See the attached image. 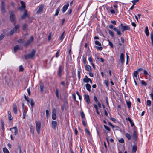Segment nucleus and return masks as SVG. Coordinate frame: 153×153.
I'll list each match as a JSON object with an SVG mask.
<instances>
[{"instance_id": "1", "label": "nucleus", "mask_w": 153, "mask_h": 153, "mask_svg": "<svg viewBox=\"0 0 153 153\" xmlns=\"http://www.w3.org/2000/svg\"><path fill=\"white\" fill-rule=\"evenodd\" d=\"M36 52V51L35 49H33L30 53L24 55V57H25V59L27 60L28 59H33L35 56Z\"/></svg>"}, {"instance_id": "2", "label": "nucleus", "mask_w": 153, "mask_h": 153, "mask_svg": "<svg viewBox=\"0 0 153 153\" xmlns=\"http://www.w3.org/2000/svg\"><path fill=\"white\" fill-rule=\"evenodd\" d=\"M15 27L13 29L11 30L9 32V34L10 35H13L14 33L16 32L17 30L19 28L20 26L19 24H18L16 25H15Z\"/></svg>"}, {"instance_id": "3", "label": "nucleus", "mask_w": 153, "mask_h": 153, "mask_svg": "<svg viewBox=\"0 0 153 153\" xmlns=\"http://www.w3.org/2000/svg\"><path fill=\"white\" fill-rule=\"evenodd\" d=\"M10 22L13 23L14 25H15L16 23V18L15 14L12 13H11L10 16Z\"/></svg>"}, {"instance_id": "4", "label": "nucleus", "mask_w": 153, "mask_h": 153, "mask_svg": "<svg viewBox=\"0 0 153 153\" xmlns=\"http://www.w3.org/2000/svg\"><path fill=\"white\" fill-rule=\"evenodd\" d=\"M34 38L33 36H31L30 39L28 40L27 42L24 44V46L25 47L28 46L30 43H31L33 41Z\"/></svg>"}, {"instance_id": "5", "label": "nucleus", "mask_w": 153, "mask_h": 153, "mask_svg": "<svg viewBox=\"0 0 153 153\" xmlns=\"http://www.w3.org/2000/svg\"><path fill=\"white\" fill-rule=\"evenodd\" d=\"M36 124V129L38 133L39 134L40 132V128L41 127V124L40 121L35 122Z\"/></svg>"}, {"instance_id": "6", "label": "nucleus", "mask_w": 153, "mask_h": 153, "mask_svg": "<svg viewBox=\"0 0 153 153\" xmlns=\"http://www.w3.org/2000/svg\"><path fill=\"white\" fill-rule=\"evenodd\" d=\"M133 137L135 141L137 140V130L135 126L133 128Z\"/></svg>"}, {"instance_id": "7", "label": "nucleus", "mask_w": 153, "mask_h": 153, "mask_svg": "<svg viewBox=\"0 0 153 153\" xmlns=\"http://www.w3.org/2000/svg\"><path fill=\"white\" fill-rule=\"evenodd\" d=\"M95 43L96 45H97L99 46V47L96 46H95V48L97 50H102V49L103 48L101 46V44L97 40L95 41Z\"/></svg>"}, {"instance_id": "8", "label": "nucleus", "mask_w": 153, "mask_h": 153, "mask_svg": "<svg viewBox=\"0 0 153 153\" xmlns=\"http://www.w3.org/2000/svg\"><path fill=\"white\" fill-rule=\"evenodd\" d=\"M120 26L122 32H123L125 30H129L130 29V27L129 26L123 25L122 23L120 24Z\"/></svg>"}, {"instance_id": "9", "label": "nucleus", "mask_w": 153, "mask_h": 153, "mask_svg": "<svg viewBox=\"0 0 153 153\" xmlns=\"http://www.w3.org/2000/svg\"><path fill=\"white\" fill-rule=\"evenodd\" d=\"M4 0H1V10L2 12H5V2H4Z\"/></svg>"}, {"instance_id": "10", "label": "nucleus", "mask_w": 153, "mask_h": 153, "mask_svg": "<svg viewBox=\"0 0 153 153\" xmlns=\"http://www.w3.org/2000/svg\"><path fill=\"white\" fill-rule=\"evenodd\" d=\"M63 68L61 65L59 67V69L57 72V74L59 76L61 77L62 75V72L63 71Z\"/></svg>"}, {"instance_id": "11", "label": "nucleus", "mask_w": 153, "mask_h": 153, "mask_svg": "<svg viewBox=\"0 0 153 153\" xmlns=\"http://www.w3.org/2000/svg\"><path fill=\"white\" fill-rule=\"evenodd\" d=\"M28 15L27 14V10L25 9L24 10V13L21 16V19H25L26 17H28Z\"/></svg>"}, {"instance_id": "12", "label": "nucleus", "mask_w": 153, "mask_h": 153, "mask_svg": "<svg viewBox=\"0 0 153 153\" xmlns=\"http://www.w3.org/2000/svg\"><path fill=\"white\" fill-rule=\"evenodd\" d=\"M69 6V2H67L66 4L62 8V11L63 13H64L67 9Z\"/></svg>"}, {"instance_id": "13", "label": "nucleus", "mask_w": 153, "mask_h": 153, "mask_svg": "<svg viewBox=\"0 0 153 153\" xmlns=\"http://www.w3.org/2000/svg\"><path fill=\"white\" fill-rule=\"evenodd\" d=\"M84 97L87 103L89 104L91 103L90 100L89 99V96L88 94H84Z\"/></svg>"}, {"instance_id": "14", "label": "nucleus", "mask_w": 153, "mask_h": 153, "mask_svg": "<svg viewBox=\"0 0 153 153\" xmlns=\"http://www.w3.org/2000/svg\"><path fill=\"white\" fill-rule=\"evenodd\" d=\"M20 3L21 4V6L19 7V9L21 10H22V9H25L26 7L25 3L22 1H21Z\"/></svg>"}, {"instance_id": "15", "label": "nucleus", "mask_w": 153, "mask_h": 153, "mask_svg": "<svg viewBox=\"0 0 153 153\" xmlns=\"http://www.w3.org/2000/svg\"><path fill=\"white\" fill-rule=\"evenodd\" d=\"M64 106H65V108H68V102L66 100H65L63 105L61 106V109L62 111H64Z\"/></svg>"}, {"instance_id": "16", "label": "nucleus", "mask_w": 153, "mask_h": 153, "mask_svg": "<svg viewBox=\"0 0 153 153\" xmlns=\"http://www.w3.org/2000/svg\"><path fill=\"white\" fill-rule=\"evenodd\" d=\"M44 7V6L43 4H41L39 6V7L38 11L37 12V13L38 14L42 10Z\"/></svg>"}, {"instance_id": "17", "label": "nucleus", "mask_w": 153, "mask_h": 153, "mask_svg": "<svg viewBox=\"0 0 153 153\" xmlns=\"http://www.w3.org/2000/svg\"><path fill=\"white\" fill-rule=\"evenodd\" d=\"M51 125L53 129L55 130L57 125V123L56 121H52Z\"/></svg>"}, {"instance_id": "18", "label": "nucleus", "mask_w": 153, "mask_h": 153, "mask_svg": "<svg viewBox=\"0 0 153 153\" xmlns=\"http://www.w3.org/2000/svg\"><path fill=\"white\" fill-rule=\"evenodd\" d=\"M124 54L123 53H122L120 54V60L122 64H123L124 62Z\"/></svg>"}, {"instance_id": "19", "label": "nucleus", "mask_w": 153, "mask_h": 153, "mask_svg": "<svg viewBox=\"0 0 153 153\" xmlns=\"http://www.w3.org/2000/svg\"><path fill=\"white\" fill-rule=\"evenodd\" d=\"M56 110L55 109H54L52 114V118L53 120H55L56 118Z\"/></svg>"}, {"instance_id": "20", "label": "nucleus", "mask_w": 153, "mask_h": 153, "mask_svg": "<svg viewBox=\"0 0 153 153\" xmlns=\"http://www.w3.org/2000/svg\"><path fill=\"white\" fill-rule=\"evenodd\" d=\"M12 129H15L14 135H16L18 133V131L17 127L16 126L15 127L10 128V130L11 131Z\"/></svg>"}, {"instance_id": "21", "label": "nucleus", "mask_w": 153, "mask_h": 153, "mask_svg": "<svg viewBox=\"0 0 153 153\" xmlns=\"http://www.w3.org/2000/svg\"><path fill=\"white\" fill-rule=\"evenodd\" d=\"M13 111L15 114H16L17 112V106L16 104H13Z\"/></svg>"}, {"instance_id": "22", "label": "nucleus", "mask_w": 153, "mask_h": 153, "mask_svg": "<svg viewBox=\"0 0 153 153\" xmlns=\"http://www.w3.org/2000/svg\"><path fill=\"white\" fill-rule=\"evenodd\" d=\"M85 68V69L88 71H91L92 70L91 67L89 65H86Z\"/></svg>"}, {"instance_id": "23", "label": "nucleus", "mask_w": 153, "mask_h": 153, "mask_svg": "<svg viewBox=\"0 0 153 153\" xmlns=\"http://www.w3.org/2000/svg\"><path fill=\"white\" fill-rule=\"evenodd\" d=\"M86 88V89L89 91L90 92L91 91V86L89 84H86L85 85Z\"/></svg>"}, {"instance_id": "24", "label": "nucleus", "mask_w": 153, "mask_h": 153, "mask_svg": "<svg viewBox=\"0 0 153 153\" xmlns=\"http://www.w3.org/2000/svg\"><path fill=\"white\" fill-rule=\"evenodd\" d=\"M56 94L58 99H60L61 97L59 95V90L58 88H56Z\"/></svg>"}, {"instance_id": "25", "label": "nucleus", "mask_w": 153, "mask_h": 153, "mask_svg": "<svg viewBox=\"0 0 153 153\" xmlns=\"http://www.w3.org/2000/svg\"><path fill=\"white\" fill-rule=\"evenodd\" d=\"M137 150V146L136 145H134L133 146L132 149V152L135 153Z\"/></svg>"}, {"instance_id": "26", "label": "nucleus", "mask_w": 153, "mask_h": 153, "mask_svg": "<svg viewBox=\"0 0 153 153\" xmlns=\"http://www.w3.org/2000/svg\"><path fill=\"white\" fill-rule=\"evenodd\" d=\"M145 32L147 36H149V32L148 28L147 26H146L145 27Z\"/></svg>"}, {"instance_id": "27", "label": "nucleus", "mask_w": 153, "mask_h": 153, "mask_svg": "<svg viewBox=\"0 0 153 153\" xmlns=\"http://www.w3.org/2000/svg\"><path fill=\"white\" fill-rule=\"evenodd\" d=\"M19 48V46L18 45H16L14 48V51L15 53H16L18 50L20 49Z\"/></svg>"}, {"instance_id": "28", "label": "nucleus", "mask_w": 153, "mask_h": 153, "mask_svg": "<svg viewBox=\"0 0 153 153\" xmlns=\"http://www.w3.org/2000/svg\"><path fill=\"white\" fill-rule=\"evenodd\" d=\"M41 92L42 93L43 92V89L44 88V84L42 82H40V86Z\"/></svg>"}, {"instance_id": "29", "label": "nucleus", "mask_w": 153, "mask_h": 153, "mask_svg": "<svg viewBox=\"0 0 153 153\" xmlns=\"http://www.w3.org/2000/svg\"><path fill=\"white\" fill-rule=\"evenodd\" d=\"M113 30L114 31H115L117 32V34L118 35H120L121 34V33L120 31V30H118L117 29V28H116V27L114 28Z\"/></svg>"}, {"instance_id": "30", "label": "nucleus", "mask_w": 153, "mask_h": 153, "mask_svg": "<svg viewBox=\"0 0 153 153\" xmlns=\"http://www.w3.org/2000/svg\"><path fill=\"white\" fill-rule=\"evenodd\" d=\"M134 77H135L136 79H137V75L138 74V72L137 71H134Z\"/></svg>"}, {"instance_id": "31", "label": "nucleus", "mask_w": 153, "mask_h": 153, "mask_svg": "<svg viewBox=\"0 0 153 153\" xmlns=\"http://www.w3.org/2000/svg\"><path fill=\"white\" fill-rule=\"evenodd\" d=\"M125 136L126 137L128 138V140H130L131 139V136L130 134L128 133H126L125 134Z\"/></svg>"}, {"instance_id": "32", "label": "nucleus", "mask_w": 153, "mask_h": 153, "mask_svg": "<svg viewBox=\"0 0 153 153\" xmlns=\"http://www.w3.org/2000/svg\"><path fill=\"white\" fill-rule=\"evenodd\" d=\"M126 104L128 108L130 109L131 105V102L129 101H126Z\"/></svg>"}, {"instance_id": "33", "label": "nucleus", "mask_w": 153, "mask_h": 153, "mask_svg": "<svg viewBox=\"0 0 153 153\" xmlns=\"http://www.w3.org/2000/svg\"><path fill=\"white\" fill-rule=\"evenodd\" d=\"M30 104L32 108L34 106L35 103L33 100L32 98L30 99Z\"/></svg>"}, {"instance_id": "34", "label": "nucleus", "mask_w": 153, "mask_h": 153, "mask_svg": "<svg viewBox=\"0 0 153 153\" xmlns=\"http://www.w3.org/2000/svg\"><path fill=\"white\" fill-rule=\"evenodd\" d=\"M3 150L4 153H10L6 147L3 148Z\"/></svg>"}, {"instance_id": "35", "label": "nucleus", "mask_w": 153, "mask_h": 153, "mask_svg": "<svg viewBox=\"0 0 153 153\" xmlns=\"http://www.w3.org/2000/svg\"><path fill=\"white\" fill-rule=\"evenodd\" d=\"M27 26V24H24L22 26V30L24 31L26 29Z\"/></svg>"}, {"instance_id": "36", "label": "nucleus", "mask_w": 153, "mask_h": 153, "mask_svg": "<svg viewBox=\"0 0 153 153\" xmlns=\"http://www.w3.org/2000/svg\"><path fill=\"white\" fill-rule=\"evenodd\" d=\"M1 127L2 129L3 130V131H4V121L2 119H1Z\"/></svg>"}, {"instance_id": "37", "label": "nucleus", "mask_w": 153, "mask_h": 153, "mask_svg": "<svg viewBox=\"0 0 153 153\" xmlns=\"http://www.w3.org/2000/svg\"><path fill=\"white\" fill-rule=\"evenodd\" d=\"M90 78H84L83 81V82L85 83H88L89 82Z\"/></svg>"}, {"instance_id": "38", "label": "nucleus", "mask_w": 153, "mask_h": 153, "mask_svg": "<svg viewBox=\"0 0 153 153\" xmlns=\"http://www.w3.org/2000/svg\"><path fill=\"white\" fill-rule=\"evenodd\" d=\"M60 11V8H57L55 14L54 16H56L58 15L59 11Z\"/></svg>"}, {"instance_id": "39", "label": "nucleus", "mask_w": 153, "mask_h": 153, "mask_svg": "<svg viewBox=\"0 0 153 153\" xmlns=\"http://www.w3.org/2000/svg\"><path fill=\"white\" fill-rule=\"evenodd\" d=\"M108 32H109V34L111 36V37H114V33H113V32L112 31L109 30H108Z\"/></svg>"}, {"instance_id": "40", "label": "nucleus", "mask_w": 153, "mask_h": 153, "mask_svg": "<svg viewBox=\"0 0 153 153\" xmlns=\"http://www.w3.org/2000/svg\"><path fill=\"white\" fill-rule=\"evenodd\" d=\"M151 102L150 100H148L147 101V105L149 106L150 107L151 106Z\"/></svg>"}, {"instance_id": "41", "label": "nucleus", "mask_w": 153, "mask_h": 153, "mask_svg": "<svg viewBox=\"0 0 153 153\" xmlns=\"http://www.w3.org/2000/svg\"><path fill=\"white\" fill-rule=\"evenodd\" d=\"M24 70V68L22 65H20L19 67V71H23Z\"/></svg>"}, {"instance_id": "42", "label": "nucleus", "mask_w": 153, "mask_h": 153, "mask_svg": "<svg viewBox=\"0 0 153 153\" xmlns=\"http://www.w3.org/2000/svg\"><path fill=\"white\" fill-rule=\"evenodd\" d=\"M65 31H64L61 34V36L60 37V40H61V41H62L63 40V39L64 36V34H65Z\"/></svg>"}, {"instance_id": "43", "label": "nucleus", "mask_w": 153, "mask_h": 153, "mask_svg": "<svg viewBox=\"0 0 153 153\" xmlns=\"http://www.w3.org/2000/svg\"><path fill=\"white\" fill-rule=\"evenodd\" d=\"M104 83L105 84L106 87H108L109 86V83L108 80H105Z\"/></svg>"}, {"instance_id": "44", "label": "nucleus", "mask_w": 153, "mask_h": 153, "mask_svg": "<svg viewBox=\"0 0 153 153\" xmlns=\"http://www.w3.org/2000/svg\"><path fill=\"white\" fill-rule=\"evenodd\" d=\"M81 115L82 119L85 118V115L83 111H81L80 113Z\"/></svg>"}, {"instance_id": "45", "label": "nucleus", "mask_w": 153, "mask_h": 153, "mask_svg": "<svg viewBox=\"0 0 153 153\" xmlns=\"http://www.w3.org/2000/svg\"><path fill=\"white\" fill-rule=\"evenodd\" d=\"M30 131L33 134L34 133V128H33L32 125L30 127Z\"/></svg>"}, {"instance_id": "46", "label": "nucleus", "mask_w": 153, "mask_h": 153, "mask_svg": "<svg viewBox=\"0 0 153 153\" xmlns=\"http://www.w3.org/2000/svg\"><path fill=\"white\" fill-rule=\"evenodd\" d=\"M23 119H25V117H26V113L25 112V110H23Z\"/></svg>"}, {"instance_id": "47", "label": "nucleus", "mask_w": 153, "mask_h": 153, "mask_svg": "<svg viewBox=\"0 0 153 153\" xmlns=\"http://www.w3.org/2000/svg\"><path fill=\"white\" fill-rule=\"evenodd\" d=\"M104 128L105 129H106V130H108L109 132L110 131V129L107 126H106L105 125H104Z\"/></svg>"}, {"instance_id": "48", "label": "nucleus", "mask_w": 153, "mask_h": 153, "mask_svg": "<svg viewBox=\"0 0 153 153\" xmlns=\"http://www.w3.org/2000/svg\"><path fill=\"white\" fill-rule=\"evenodd\" d=\"M18 42L20 43H23L24 42V41L22 39H20L18 41Z\"/></svg>"}, {"instance_id": "49", "label": "nucleus", "mask_w": 153, "mask_h": 153, "mask_svg": "<svg viewBox=\"0 0 153 153\" xmlns=\"http://www.w3.org/2000/svg\"><path fill=\"white\" fill-rule=\"evenodd\" d=\"M118 141L119 143H123L124 142V140L123 138H121L118 140Z\"/></svg>"}, {"instance_id": "50", "label": "nucleus", "mask_w": 153, "mask_h": 153, "mask_svg": "<svg viewBox=\"0 0 153 153\" xmlns=\"http://www.w3.org/2000/svg\"><path fill=\"white\" fill-rule=\"evenodd\" d=\"M141 83L142 85L144 86H146L147 85V83L144 80L141 81Z\"/></svg>"}, {"instance_id": "51", "label": "nucleus", "mask_w": 153, "mask_h": 153, "mask_svg": "<svg viewBox=\"0 0 153 153\" xmlns=\"http://www.w3.org/2000/svg\"><path fill=\"white\" fill-rule=\"evenodd\" d=\"M85 132L86 133H88V134L90 136H91V134L90 132V131H89L88 130V129H85Z\"/></svg>"}, {"instance_id": "52", "label": "nucleus", "mask_w": 153, "mask_h": 153, "mask_svg": "<svg viewBox=\"0 0 153 153\" xmlns=\"http://www.w3.org/2000/svg\"><path fill=\"white\" fill-rule=\"evenodd\" d=\"M72 11V9L71 8L68 11V12L67 13V14H68V15H69L71 13Z\"/></svg>"}, {"instance_id": "53", "label": "nucleus", "mask_w": 153, "mask_h": 153, "mask_svg": "<svg viewBox=\"0 0 153 153\" xmlns=\"http://www.w3.org/2000/svg\"><path fill=\"white\" fill-rule=\"evenodd\" d=\"M139 0H134L132 1V3H133V5H135V3L138 2Z\"/></svg>"}, {"instance_id": "54", "label": "nucleus", "mask_w": 153, "mask_h": 153, "mask_svg": "<svg viewBox=\"0 0 153 153\" xmlns=\"http://www.w3.org/2000/svg\"><path fill=\"white\" fill-rule=\"evenodd\" d=\"M60 50H58L56 54V58H58L59 56V53Z\"/></svg>"}, {"instance_id": "55", "label": "nucleus", "mask_w": 153, "mask_h": 153, "mask_svg": "<svg viewBox=\"0 0 153 153\" xmlns=\"http://www.w3.org/2000/svg\"><path fill=\"white\" fill-rule=\"evenodd\" d=\"M108 41L109 42V44L110 45V46L111 48H113V43L109 40H108Z\"/></svg>"}, {"instance_id": "56", "label": "nucleus", "mask_w": 153, "mask_h": 153, "mask_svg": "<svg viewBox=\"0 0 153 153\" xmlns=\"http://www.w3.org/2000/svg\"><path fill=\"white\" fill-rule=\"evenodd\" d=\"M94 99L96 102H98V101L96 96H94Z\"/></svg>"}, {"instance_id": "57", "label": "nucleus", "mask_w": 153, "mask_h": 153, "mask_svg": "<svg viewBox=\"0 0 153 153\" xmlns=\"http://www.w3.org/2000/svg\"><path fill=\"white\" fill-rule=\"evenodd\" d=\"M46 116L47 118H48V115L49 114V112L47 110H46Z\"/></svg>"}, {"instance_id": "58", "label": "nucleus", "mask_w": 153, "mask_h": 153, "mask_svg": "<svg viewBox=\"0 0 153 153\" xmlns=\"http://www.w3.org/2000/svg\"><path fill=\"white\" fill-rule=\"evenodd\" d=\"M52 33H49V34L48 36V40L50 41L51 39V35Z\"/></svg>"}, {"instance_id": "59", "label": "nucleus", "mask_w": 153, "mask_h": 153, "mask_svg": "<svg viewBox=\"0 0 153 153\" xmlns=\"http://www.w3.org/2000/svg\"><path fill=\"white\" fill-rule=\"evenodd\" d=\"M83 63L85 64L86 63V59L85 57H84V56H83Z\"/></svg>"}, {"instance_id": "60", "label": "nucleus", "mask_w": 153, "mask_h": 153, "mask_svg": "<svg viewBox=\"0 0 153 153\" xmlns=\"http://www.w3.org/2000/svg\"><path fill=\"white\" fill-rule=\"evenodd\" d=\"M72 96L74 100V101H76V95L75 94H72Z\"/></svg>"}, {"instance_id": "61", "label": "nucleus", "mask_w": 153, "mask_h": 153, "mask_svg": "<svg viewBox=\"0 0 153 153\" xmlns=\"http://www.w3.org/2000/svg\"><path fill=\"white\" fill-rule=\"evenodd\" d=\"M130 123L131 124V127L134 126H134H134V123L132 121Z\"/></svg>"}, {"instance_id": "62", "label": "nucleus", "mask_w": 153, "mask_h": 153, "mask_svg": "<svg viewBox=\"0 0 153 153\" xmlns=\"http://www.w3.org/2000/svg\"><path fill=\"white\" fill-rule=\"evenodd\" d=\"M78 76L79 79H80V71H78Z\"/></svg>"}, {"instance_id": "63", "label": "nucleus", "mask_w": 153, "mask_h": 153, "mask_svg": "<svg viewBox=\"0 0 153 153\" xmlns=\"http://www.w3.org/2000/svg\"><path fill=\"white\" fill-rule=\"evenodd\" d=\"M8 119L9 120H12L13 117L11 115H8Z\"/></svg>"}, {"instance_id": "64", "label": "nucleus", "mask_w": 153, "mask_h": 153, "mask_svg": "<svg viewBox=\"0 0 153 153\" xmlns=\"http://www.w3.org/2000/svg\"><path fill=\"white\" fill-rule=\"evenodd\" d=\"M82 123L84 126H86V123L84 120H82Z\"/></svg>"}]
</instances>
